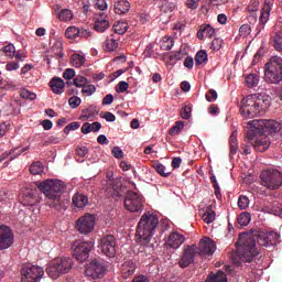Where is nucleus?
<instances>
[{
	"label": "nucleus",
	"mask_w": 282,
	"mask_h": 282,
	"mask_svg": "<svg viewBox=\"0 0 282 282\" xmlns=\"http://www.w3.org/2000/svg\"><path fill=\"white\" fill-rule=\"evenodd\" d=\"M257 241L259 246L270 248L278 246L280 242V235H278V232H256L252 235L245 232L239 235L236 246L237 254L241 261L250 262L259 256V250H257Z\"/></svg>",
	"instance_id": "1"
},
{
	"label": "nucleus",
	"mask_w": 282,
	"mask_h": 282,
	"mask_svg": "<svg viewBox=\"0 0 282 282\" xmlns=\"http://www.w3.org/2000/svg\"><path fill=\"white\" fill-rule=\"evenodd\" d=\"M270 102L271 97L267 93L247 95L240 101V113L243 118H257L260 113H265Z\"/></svg>",
	"instance_id": "2"
},
{
	"label": "nucleus",
	"mask_w": 282,
	"mask_h": 282,
	"mask_svg": "<svg viewBox=\"0 0 282 282\" xmlns=\"http://www.w3.org/2000/svg\"><path fill=\"white\" fill-rule=\"evenodd\" d=\"M40 192H42L47 200V205L62 212L63 209H67V205L65 200L62 199V194L65 189V183L63 181H58L57 178H47L37 185Z\"/></svg>",
	"instance_id": "3"
},
{
	"label": "nucleus",
	"mask_w": 282,
	"mask_h": 282,
	"mask_svg": "<svg viewBox=\"0 0 282 282\" xmlns=\"http://www.w3.org/2000/svg\"><path fill=\"white\" fill-rule=\"evenodd\" d=\"M159 226V216L147 212L138 223L137 237L141 246L145 247L150 243L154 232Z\"/></svg>",
	"instance_id": "4"
},
{
	"label": "nucleus",
	"mask_w": 282,
	"mask_h": 282,
	"mask_svg": "<svg viewBox=\"0 0 282 282\" xmlns=\"http://www.w3.org/2000/svg\"><path fill=\"white\" fill-rule=\"evenodd\" d=\"M264 79L268 84L282 86V57L273 55L264 65Z\"/></svg>",
	"instance_id": "5"
},
{
	"label": "nucleus",
	"mask_w": 282,
	"mask_h": 282,
	"mask_svg": "<svg viewBox=\"0 0 282 282\" xmlns=\"http://www.w3.org/2000/svg\"><path fill=\"white\" fill-rule=\"evenodd\" d=\"M73 265L74 261L70 257H58L48 263L46 272L51 279H58L61 274L69 272Z\"/></svg>",
	"instance_id": "6"
},
{
	"label": "nucleus",
	"mask_w": 282,
	"mask_h": 282,
	"mask_svg": "<svg viewBox=\"0 0 282 282\" xmlns=\"http://www.w3.org/2000/svg\"><path fill=\"white\" fill-rule=\"evenodd\" d=\"M260 184L267 189H280L282 187V172L276 167H268L260 174Z\"/></svg>",
	"instance_id": "7"
},
{
	"label": "nucleus",
	"mask_w": 282,
	"mask_h": 282,
	"mask_svg": "<svg viewBox=\"0 0 282 282\" xmlns=\"http://www.w3.org/2000/svg\"><path fill=\"white\" fill-rule=\"evenodd\" d=\"M45 270L42 265H33L32 263H23L21 269L22 282H37L43 279Z\"/></svg>",
	"instance_id": "8"
},
{
	"label": "nucleus",
	"mask_w": 282,
	"mask_h": 282,
	"mask_svg": "<svg viewBox=\"0 0 282 282\" xmlns=\"http://www.w3.org/2000/svg\"><path fill=\"white\" fill-rule=\"evenodd\" d=\"M254 121L256 120H252L251 122H249L250 129H248L247 131V138L251 142L252 140H254L256 135L260 134V138H257V140L254 141L253 147L256 151H267V149H269L271 144L270 137L265 135L268 131H261V132L256 131L254 133H252V135H250V131H253L256 129L253 124Z\"/></svg>",
	"instance_id": "9"
},
{
	"label": "nucleus",
	"mask_w": 282,
	"mask_h": 282,
	"mask_svg": "<svg viewBox=\"0 0 282 282\" xmlns=\"http://www.w3.org/2000/svg\"><path fill=\"white\" fill-rule=\"evenodd\" d=\"M254 129L249 132V135H252L256 132L267 131V133H280L282 135V122L276 120H254Z\"/></svg>",
	"instance_id": "10"
},
{
	"label": "nucleus",
	"mask_w": 282,
	"mask_h": 282,
	"mask_svg": "<svg viewBox=\"0 0 282 282\" xmlns=\"http://www.w3.org/2000/svg\"><path fill=\"white\" fill-rule=\"evenodd\" d=\"M96 226V216L94 214H84L75 223V228L80 235H89Z\"/></svg>",
	"instance_id": "11"
},
{
	"label": "nucleus",
	"mask_w": 282,
	"mask_h": 282,
	"mask_svg": "<svg viewBox=\"0 0 282 282\" xmlns=\"http://www.w3.org/2000/svg\"><path fill=\"white\" fill-rule=\"evenodd\" d=\"M73 254L77 259V261L84 262L89 257V252H91L94 248L93 241H74L73 246Z\"/></svg>",
	"instance_id": "12"
},
{
	"label": "nucleus",
	"mask_w": 282,
	"mask_h": 282,
	"mask_svg": "<svg viewBox=\"0 0 282 282\" xmlns=\"http://www.w3.org/2000/svg\"><path fill=\"white\" fill-rule=\"evenodd\" d=\"M124 207L129 209V212H142L144 200L138 193L128 192L124 198Z\"/></svg>",
	"instance_id": "13"
},
{
	"label": "nucleus",
	"mask_w": 282,
	"mask_h": 282,
	"mask_svg": "<svg viewBox=\"0 0 282 282\" xmlns=\"http://www.w3.org/2000/svg\"><path fill=\"white\" fill-rule=\"evenodd\" d=\"M197 252L198 246H196V243H193L192 246H184V250L178 260L180 268H188L191 263H194Z\"/></svg>",
	"instance_id": "14"
},
{
	"label": "nucleus",
	"mask_w": 282,
	"mask_h": 282,
	"mask_svg": "<svg viewBox=\"0 0 282 282\" xmlns=\"http://www.w3.org/2000/svg\"><path fill=\"white\" fill-rule=\"evenodd\" d=\"M100 250L106 257H116L117 254V242L112 235H107L102 237L99 241Z\"/></svg>",
	"instance_id": "15"
},
{
	"label": "nucleus",
	"mask_w": 282,
	"mask_h": 282,
	"mask_svg": "<svg viewBox=\"0 0 282 282\" xmlns=\"http://www.w3.org/2000/svg\"><path fill=\"white\" fill-rule=\"evenodd\" d=\"M106 270L105 263L95 259L87 264L85 273L93 279H101V276H105Z\"/></svg>",
	"instance_id": "16"
},
{
	"label": "nucleus",
	"mask_w": 282,
	"mask_h": 282,
	"mask_svg": "<svg viewBox=\"0 0 282 282\" xmlns=\"http://www.w3.org/2000/svg\"><path fill=\"white\" fill-rule=\"evenodd\" d=\"M13 243V232L8 225H0V250L10 248Z\"/></svg>",
	"instance_id": "17"
},
{
	"label": "nucleus",
	"mask_w": 282,
	"mask_h": 282,
	"mask_svg": "<svg viewBox=\"0 0 282 282\" xmlns=\"http://www.w3.org/2000/svg\"><path fill=\"white\" fill-rule=\"evenodd\" d=\"M272 8H273V3H271V1H264V4L260 12V22L258 23V25L256 28L258 34H260V32H262V30H264L265 23H268V21L270 19Z\"/></svg>",
	"instance_id": "18"
},
{
	"label": "nucleus",
	"mask_w": 282,
	"mask_h": 282,
	"mask_svg": "<svg viewBox=\"0 0 282 282\" xmlns=\"http://www.w3.org/2000/svg\"><path fill=\"white\" fill-rule=\"evenodd\" d=\"M215 250H217V246L213 239L209 237H203V239H200L197 247V252L200 257L204 254H214Z\"/></svg>",
	"instance_id": "19"
},
{
	"label": "nucleus",
	"mask_w": 282,
	"mask_h": 282,
	"mask_svg": "<svg viewBox=\"0 0 282 282\" xmlns=\"http://www.w3.org/2000/svg\"><path fill=\"white\" fill-rule=\"evenodd\" d=\"M20 199L23 205H36L40 203V196L37 189H22Z\"/></svg>",
	"instance_id": "20"
},
{
	"label": "nucleus",
	"mask_w": 282,
	"mask_h": 282,
	"mask_svg": "<svg viewBox=\"0 0 282 282\" xmlns=\"http://www.w3.org/2000/svg\"><path fill=\"white\" fill-rule=\"evenodd\" d=\"M186 239L184 235H181L180 232H172L166 241V246L169 248H181L182 243H185Z\"/></svg>",
	"instance_id": "21"
},
{
	"label": "nucleus",
	"mask_w": 282,
	"mask_h": 282,
	"mask_svg": "<svg viewBox=\"0 0 282 282\" xmlns=\"http://www.w3.org/2000/svg\"><path fill=\"white\" fill-rule=\"evenodd\" d=\"M137 270V263L133 259H128L121 264V274L124 279H128Z\"/></svg>",
	"instance_id": "22"
},
{
	"label": "nucleus",
	"mask_w": 282,
	"mask_h": 282,
	"mask_svg": "<svg viewBox=\"0 0 282 282\" xmlns=\"http://www.w3.org/2000/svg\"><path fill=\"white\" fill-rule=\"evenodd\" d=\"M50 86L56 95H62L65 90V82L62 77H53L50 82Z\"/></svg>",
	"instance_id": "23"
},
{
	"label": "nucleus",
	"mask_w": 282,
	"mask_h": 282,
	"mask_svg": "<svg viewBox=\"0 0 282 282\" xmlns=\"http://www.w3.org/2000/svg\"><path fill=\"white\" fill-rule=\"evenodd\" d=\"M99 110L97 106H88V108H83L82 116L79 117L80 120H94L96 116H98Z\"/></svg>",
	"instance_id": "24"
},
{
	"label": "nucleus",
	"mask_w": 282,
	"mask_h": 282,
	"mask_svg": "<svg viewBox=\"0 0 282 282\" xmlns=\"http://www.w3.org/2000/svg\"><path fill=\"white\" fill-rule=\"evenodd\" d=\"M215 28H212L209 24H203L199 26V30L197 31V37L204 39V36H209V39H213L216 34Z\"/></svg>",
	"instance_id": "25"
},
{
	"label": "nucleus",
	"mask_w": 282,
	"mask_h": 282,
	"mask_svg": "<svg viewBox=\"0 0 282 282\" xmlns=\"http://www.w3.org/2000/svg\"><path fill=\"white\" fill-rule=\"evenodd\" d=\"M131 9V3L127 0L115 1L113 10L116 14H127Z\"/></svg>",
	"instance_id": "26"
},
{
	"label": "nucleus",
	"mask_w": 282,
	"mask_h": 282,
	"mask_svg": "<svg viewBox=\"0 0 282 282\" xmlns=\"http://www.w3.org/2000/svg\"><path fill=\"white\" fill-rule=\"evenodd\" d=\"M30 147H24L20 151L18 149H12L11 151H4V153H1L0 155V162H3V160H7V158L10 156V160H14L18 158V155H21V153H24L25 151H29Z\"/></svg>",
	"instance_id": "27"
},
{
	"label": "nucleus",
	"mask_w": 282,
	"mask_h": 282,
	"mask_svg": "<svg viewBox=\"0 0 282 282\" xmlns=\"http://www.w3.org/2000/svg\"><path fill=\"white\" fill-rule=\"evenodd\" d=\"M238 149V133L237 131H232L231 135L229 137V155L232 158L237 153Z\"/></svg>",
	"instance_id": "28"
},
{
	"label": "nucleus",
	"mask_w": 282,
	"mask_h": 282,
	"mask_svg": "<svg viewBox=\"0 0 282 282\" xmlns=\"http://www.w3.org/2000/svg\"><path fill=\"white\" fill-rule=\"evenodd\" d=\"M109 25L110 23L107 21V17L105 14H100V17L95 21V30L97 32H105Z\"/></svg>",
	"instance_id": "29"
},
{
	"label": "nucleus",
	"mask_w": 282,
	"mask_h": 282,
	"mask_svg": "<svg viewBox=\"0 0 282 282\" xmlns=\"http://www.w3.org/2000/svg\"><path fill=\"white\" fill-rule=\"evenodd\" d=\"M73 205H75V207H86V205H88V196H86L85 194H74L73 198H72Z\"/></svg>",
	"instance_id": "30"
},
{
	"label": "nucleus",
	"mask_w": 282,
	"mask_h": 282,
	"mask_svg": "<svg viewBox=\"0 0 282 282\" xmlns=\"http://www.w3.org/2000/svg\"><path fill=\"white\" fill-rule=\"evenodd\" d=\"M205 282H228L227 274L223 270H218L216 274H209Z\"/></svg>",
	"instance_id": "31"
},
{
	"label": "nucleus",
	"mask_w": 282,
	"mask_h": 282,
	"mask_svg": "<svg viewBox=\"0 0 282 282\" xmlns=\"http://www.w3.org/2000/svg\"><path fill=\"white\" fill-rule=\"evenodd\" d=\"M202 218L205 224H213L216 218V212L213 207H207L206 210L202 214Z\"/></svg>",
	"instance_id": "32"
},
{
	"label": "nucleus",
	"mask_w": 282,
	"mask_h": 282,
	"mask_svg": "<svg viewBox=\"0 0 282 282\" xmlns=\"http://www.w3.org/2000/svg\"><path fill=\"white\" fill-rule=\"evenodd\" d=\"M259 82L260 77L257 73H250L246 77V84L249 88H254L256 86H258Z\"/></svg>",
	"instance_id": "33"
},
{
	"label": "nucleus",
	"mask_w": 282,
	"mask_h": 282,
	"mask_svg": "<svg viewBox=\"0 0 282 282\" xmlns=\"http://www.w3.org/2000/svg\"><path fill=\"white\" fill-rule=\"evenodd\" d=\"M30 172H31V174H33V176H37L40 174H43L44 165L39 160L35 161V162H32V164L30 166Z\"/></svg>",
	"instance_id": "34"
},
{
	"label": "nucleus",
	"mask_w": 282,
	"mask_h": 282,
	"mask_svg": "<svg viewBox=\"0 0 282 282\" xmlns=\"http://www.w3.org/2000/svg\"><path fill=\"white\" fill-rule=\"evenodd\" d=\"M205 62H208V55L206 53V50H199L195 56V64L196 66H200Z\"/></svg>",
	"instance_id": "35"
},
{
	"label": "nucleus",
	"mask_w": 282,
	"mask_h": 282,
	"mask_svg": "<svg viewBox=\"0 0 282 282\" xmlns=\"http://www.w3.org/2000/svg\"><path fill=\"white\" fill-rule=\"evenodd\" d=\"M237 220L239 226H248V224H250L251 221V214H249V212H241Z\"/></svg>",
	"instance_id": "36"
},
{
	"label": "nucleus",
	"mask_w": 282,
	"mask_h": 282,
	"mask_svg": "<svg viewBox=\"0 0 282 282\" xmlns=\"http://www.w3.org/2000/svg\"><path fill=\"white\" fill-rule=\"evenodd\" d=\"M129 25L127 21H118L113 24V31L117 32V34H124L127 32Z\"/></svg>",
	"instance_id": "37"
},
{
	"label": "nucleus",
	"mask_w": 282,
	"mask_h": 282,
	"mask_svg": "<svg viewBox=\"0 0 282 282\" xmlns=\"http://www.w3.org/2000/svg\"><path fill=\"white\" fill-rule=\"evenodd\" d=\"M85 62L86 59L84 55H78V53H74V55H72V64L73 66H75V68H80V66H83Z\"/></svg>",
	"instance_id": "38"
},
{
	"label": "nucleus",
	"mask_w": 282,
	"mask_h": 282,
	"mask_svg": "<svg viewBox=\"0 0 282 282\" xmlns=\"http://www.w3.org/2000/svg\"><path fill=\"white\" fill-rule=\"evenodd\" d=\"M65 35L67 39H76V36H79V28H76V25H69L66 28Z\"/></svg>",
	"instance_id": "39"
},
{
	"label": "nucleus",
	"mask_w": 282,
	"mask_h": 282,
	"mask_svg": "<svg viewBox=\"0 0 282 282\" xmlns=\"http://www.w3.org/2000/svg\"><path fill=\"white\" fill-rule=\"evenodd\" d=\"M153 167L155 169V172L160 174V176L167 177L171 174V172H166V167L165 165H162V162H155Z\"/></svg>",
	"instance_id": "40"
},
{
	"label": "nucleus",
	"mask_w": 282,
	"mask_h": 282,
	"mask_svg": "<svg viewBox=\"0 0 282 282\" xmlns=\"http://www.w3.org/2000/svg\"><path fill=\"white\" fill-rule=\"evenodd\" d=\"M2 52L6 54V56H9L10 59H13L15 54V45H13V43H8V45L2 47Z\"/></svg>",
	"instance_id": "41"
},
{
	"label": "nucleus",
	"mask_w": 282,
	"mask_h": 282,
	"mask_svg": "<svg viewBox=\"0 0 282 282\" xmlns=\"http://www.w3.org/2000/svg\"><path fill=\"white\" fill-rule=\"evenodd\" d=\"M75 75L76 72L74 70V68H66V70H64L63 77L64 79H67V86H73L74 82H70V79H73Z\"/></svg>",
	"instance_id": "42"
},
{
	"label": "nucleus",
	"mask_w": 282,
	"mask_h": 282,
	"mask_svg": "<svg viewBox=\"0 0 282 282\" xmlns=\"http://www.w3.org/2000/svg\"><path fill=\"white\" fill-rule=\"evenodd\" d=\"M184 127H185V122H183V120H178L177 122H175L174 127L170 129V134L177 135L180 131L184 129Z\"/></svg>",
	"instance_id": "43"
},
{
	"label": "nucleus",
	"mask_w": 282,
	"mask_h": 282,
	"mask_svg": "<svg viewBox=\"0 0 282 282\" xmlns=\"http://www.w3.org/2000/svg\"><path fill=\"white\" fill-rule=\"evenodd\" d=\"M73 84L77 87V88H82V90H84L85 85L88 84V79L87 77H83V76H77L73 79Z\"/></svg>",
	"instance_id": "44"
},
{
	"label": "nucleus",
	"mask_w": 282,
	"mask_h": 282,
	"mask_svg": "<svg viewBox=\"0 0 282 282\" xmlns=\"http://www.w3.org/2000/svg\"><path fill=\"white\" fill-rule=\"evenodd\" d=\"M192 113L193 107L186 105L181 110V118H183V120H191Z\"/></svg>",
	"instance_id": "45"
},
{
	"label": "nucleus",
	"mask_w": 282,
	"mask_h": 282,
	"mask_svg": "<svg viewBox=\"0 0 282 282\" xmlns=\"http://www.w3.org/2000/svg\"><path fill=\"white\" fill-rule=\"evenodd\" d=\"M175 8H176L175 3H171L167 0L162 1V4H161L162 12H165V13L173 12Z\"/></svg>",
	"instance_id": "46"
},
{
	"label": "nucleus",
	"mask_w": 282,
	"mask_h": 282,
	"mask_svg": "<svg viewBox=\"0 0 282 282\" xmlns=\"http://www.w3.org/2000/svg\"><path fill=\"white\" fill-rule=\"evenodd\" d=\"M97 88L94 84H89L88 79H87V84H85L82 93L83 95H87V96H90V95H94V93H96Z\"/></svg>",
	"instance_id": "47"
},
{
	"label": "nucleus",
	"mask_w": 282,
	"mask_h": 282,
	"mask_svg": "<svg viewBox=\"0 0 282 282\" xmlns=\"http://www.w3.org/2000/svg\"><path fill=\"white\" fill-rule=\"evenodd\" d=\"M74 14L72 12V10H61L59 14H58V19L61 21H72Z\"/></svg>",
	"instance_id": "48"
},
{
	"label": "nucleus",
	"mask_w": 282,
	"mask_h": 282,
	"mask_svg": "<svg viewBox=\"0 0 282 282\" xmlns=\"http://www.w3.org/2000/svg\"><path fill=\"white\" fill-rule=\"evenodd\" d=\"M105 45H106V50L110 52V51L117 50L119 43L118 41H116V39H106Z\"/></svg>",
	"instance_id": "49"
},
{
	"label": "nucleus",
	"mask_w": 282,
	"mask_h": 282,
	"mask_svg": "<svg viewBox=\"0 0 282 282\" xmlns=\"http://www.w3.org/2000/svg\"><path fill=\"white\" fill-rule=\"evenodd\" d=\"M100 118H104L107 122H115L117 120L113 112H109V110H104V112H100Z\"/></svg>",
	"instance_id": "50"
},
{
	"label": "nucleus",
	"mask_w": 282,
	"mask_h": 282,
	"mask_svg": "<svg viewBox=\"0 0 282 282\" xmlns=\"http://www.w3.org/2000/svg\"><path fill=\"white\" fill-rule=\"evenodd\" d=\"M20 96L23 97V99H36V93H31L28 88H22Z\"/></svg>",
	"instance_id": "51"
},
{
	"label": "nucleus",
	"mask_w": 282,
	"mask_h": 282,
	"mask_svg": "<svg viewBox=\"0 0 282 282\" xmlns=\"http://www.w3.org/2000/svg\"><path fill=\"white\" fill-rule=\"evenodd\" d=\"M95 8L97 10H100L101 12H105V10H108V3L107 0H94Z\"/></svg>",
	"instance_id": "52"
},
{
	"label": "nucleus",
	"mask_w": 282,
	"mask_h": 282,
	"mask_svg": "<svg viewBox=\"0 0 282 282\" xmlns=\"http://www.w3.org/2000/svg\"><path fill=\"white\" fill-rule=\"evenodd\" d=\"M249 198L248 196H239L238 198V207H240V209H247V207H249Z\"/></svg>",
	"instance_id": "53"
},
{
	"label": "nucleus",
	"mask_w": 282,
	"mask_h": 282,
	"mask_svg": "<svg viewBox=\"0 0 282 282\" xmlns=\"http://www.w3.org/2000/svg\"><path fill=\"white\" fill-rule=\"evenodd\" d=\"M68 104L72 108H78L82 104V99L77 95H73V97H69L68 99Z\"/></svg>",
	"instance_id": "54"
},
{
	"label": "nucleus",
	"mask_w": 282,
	"mask_h": 282,
	"mask_svg": "<svg viewBox=\"0 0 282 282\" xmlns=\"http://www.w3.org/2000/svg\"><path fill=\"white\" fill-rule=\"evenodd\" d=\"M207 101H214L215 99H217L218 97V93L217 90H215L214 88H210L206 95H205Z\"/></svg>",
	"instance_id": "55"
},
{
	"label": "nucleus",
	"mask_w": 282,
	"mask_h": 282,
	"mask_svg": "<svg viewBox=\"0 0 282 282\" xmlns=\"http://www.w3.org/2000/svg\"><path fill=\"white\" fill-rule=\"evenodd\" d=\"M80 128V122H70L64 128V133H69V131H76Z\"/></svg>",
	"instance_id": "56"
},
{
	"label": "nucleus",
	"mask_w": 282,
	"mask_h": 282,
	"mask_svg": "<svg viewBox=\"0 0 282 282\" xmlns=\"http://www.w3.org/2000/svg\"><path fill=\"white\" fill-rule=\"evenodd\" d=\"M250 32H251V25H249L248 23H243L239 28V33L241 34V36H247L248 34H250Z\"/></svg>",
	"instance_id": "57"
},
{
	"label": "nucleus",
	"mask_w": 282,
	"mask_h": 282,
	"mask_svg": "<svg viewBox=\"0 0 282 282\" xmlns=\"http://www.w3.org/2000/svg\"><path fill=\"white\" fill-rule=\"evenodd\" d=\"M248 22L250 24H254L258 21V14L256 10H250L249 14L247 15Z\"/></svg>",
	"instance_id": "58"
},
{
	"label": "nucleus",
	"mask_w": 282,
	"mask_h": 282,
	"mask_svg": "<svg viewBox=\"0 0 282 282\" xmlns=\"http://www.w3.org/2000/svg\"><path fill=\"white\" fill-rule=\"evenodd\" d=\"M273 45L275 50L282 51V36H280L279 34H275L273 36Z\"/></svg>",
	"instance_id": "59"
},
{
	"label": "nucleus",
	"mask_w": 282,
	"mask_h": 282,
	"mask_svg": "<svg viewBox=\"0 0 282 282\" xmlns=\"http://www.w3.org/2000/svg\"><path fill=\"white\" fill-rule=\"evenodd\" d=\"M128 88H129L128 82H119V84H117L116 86L117 93H124L126 90H128Z\"/></svg>",
	"instance_id": "60"
},
{
	"label": "nucleus",
	"mask_w": 282,
	"mask_h": 282,
	"mask_svg": "<svg viewBox=\"0 0 282 282\" xmlns=\"http://www.w3.org/2000/svg\"><path fill=\"white\" fill-rule=\"evenodd\" d=\"M6 68L9 72L18 70L20 68V64L19 62H8Z\"/></svg>",
	"instance_id": "61"
},
{
	"label": "nucleus",
	"mask_w": 282,
	"mask_h": 282,
	"mask_svg": "<svg viewBox=\"0 0 282 282\" xmlns=\"http://www.w3.org/2000/svg\"><path fill=\"white\" fill-rule=\"evenodd\" d=\"M91 132V124L88 122V120H84V124L82 127V133H90Z\"/></svg>",
	"instance_id": "62"
},
{
	"label": "nucleus",
	"mask_w": 282,
	"mask_h": 282,
	"mask_svg": "<svg viewBox=\"0 0 282 282\" xmlns=\"http://www.w3.org/2000/svg\"><path fill=\"white\" fill-rule=\"evenodd\" d=\"M132 282H150V280L147 278V274H137Z\"/></svg>",
	"instance_id": "63"
},
{
	"label": "nucleus",
	"mask_w": 282,
	"mask_h": 282,
	"mask_svg": "<svg viewBox=\"0 0 282 282\" xmlns=\"http://www.w3.org/2000/svg\"><path fill=\"white\" fill-rule=\"evenodd\" d=\"M112 154L115 155V158H119V159L123 158V155H124V153L120 147H113Z\"/></svg>",
	"instance_id": "64"
}]
</instances>
